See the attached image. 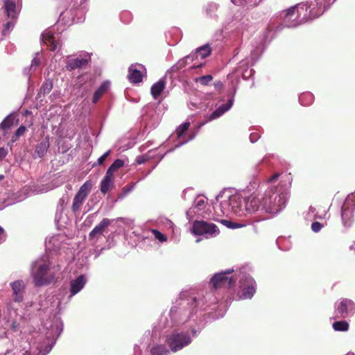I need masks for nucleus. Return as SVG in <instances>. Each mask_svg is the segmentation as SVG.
Masks as SVG:
<instances>
[{
    "instance_id": "9",
    "label": "nucleus",
    "mask_w": 355,
    "mask_h": 355,
    "mask_svg": "<svg viewBox=\"0 0 355 355\" xmlns=\"http://www.w3.org/2000/svg\"><path fill=\"white\" fill-rule=\"evenodd\" d=\"M263 195L252 194L245 198L246 213L254 212L259 209H263Z\"/></svg>"
},
{
    "instance_id": "38",
    "label": "nucleus",
    "mask_w": 355,
    "mask_h": 355,
    "mask_svg": "<svg viewBox=\"0 0 355 355\" xmlns=\"http://www.w3.org/2000/svg\"><path fill=\"white\" fill-rule=\"evenodd\" d=\"M322 227H323L322 224H321L320 223L317 222V221L313 222L311 224V230L314 232H318L322 229Z\"/></svg>"
},
{
    "instance_id": "2",
    "label": "nucleus",
    "mask_w": 355,
    "mask_h": 355,
    "mask_svg": "<svg viewBox=\"0 0 355 355\" xmlns=\"http://www.w3.org/2000/svg\"><path fill=\"white\" fill-rule=\"evenodd\" d=\"M263 209L267 212H278L285 207L288 197L287 193H277L276 188H270L263 194Z\"/></svg>"
},
{
    "instance_id": "18",
    "label": "nucleus",
    "mask_w": 355,
    "mask_h": 355,
    "mask_svg": "<svg viewBox=\"0 0 355 355\" xmlns=\"http://www.w3.org/2000/svg\"><path fill=\"white\" fill-rule=\"evenodd\" d=\"M88 64V60L86 58H73L68 61L67 68L69 71H73L77 68H83Z\"/></svg>"
},
{
    "instance_id": "11",
    "label": "nucleus",
    "mask_w": 355,
    "mask_h": 355,
    "mask_svg": "<svg viewBox=\"0 0 355 355\" xmlns=\"http://www.w3.org/2000/svg\"><path fill=\"white\" fill-rule=\"evenodd\" d=\"M112 220L104 218L89 234V239L98 238L107 230L112 223Z\"/></svg>"
},
{
    "instance_id": "39",
    "label": "nucleus",
    "mask_w": 355,
    "mask_h": 355,
    "mask_svg": "<svg viewBox=\"0 0 355 355\" xmlns=\"http://www.w3.org/2000/svg\"><path fill=\"white\" fill-rule=\"evenodd\" d=\"M53 85L52 83H46L42 85V89L44 93H49L52 89Z\"/></svg>"
},
{
    "instance_id": "25",
    "label": "nucleus",
    "mask_w": 355,
    "mask_h": 355,
    "mask_svg": "<svg viewBox=\"0 0 355 355\" xmlns=\"http://www.w3.org/2000/svg\"><path fill=\"white\" fill-rule=\"evenodd\" d=\"M168 350L163 345H157L150 349V355H168Z\"/></svg>"
},
{
    "instance_id": "13",
    "label": "nucleus",
    "mask_w": 355,
    "mask_h": 355,
    "mask_svg": "<svg viewBox=\"0 0 355 355\" xmlns=\"http://www.w3.org/2000/svg\"><path fill=\"white\" fill-rule=\"evenodd\" d=\"M10 286L13 291L14 300L17 302H21L25 289L24 282L22 280H17L11 283Z\"/></svg>"
},
{
    "instance_id": "1",
    "label": "nucleus",
    "mask_w": 355,
    "mask_h": 355,
    "mask_svg": "<svg viewBox=\"0 0 355 355\" xmlns=\"http://www.w3.org/2000/svg\"><path fill=\"white\" fill-rule=\"evenodd\" d=\"M59 270L58 266H51L49 261L37 263L32 272L34 285L37 287H41L55 282L56 274Z\"/></svg>"
},
{
    "instance_id": "4",
    "label": "nucleus",
    "mask_w": 355,
    "mask_h": 355,
    "mask_svg": "<svg viewBox=\"0 0 355 355\" xmlns=\"http://www.w3.org/2000/svg\"><path fill=\"white\" fill-rule=\"evenodd\" d=\"M191 342L189 334L185 332H173L166 337V343L171 350L176 352L182 349Z\"/></svg>"
},
{
    "instance_id": "6",
    "label": "nucleus",
    "mask_w": 355,
    "mask_h": 355,
    "mask_svg": "<svg viewBox=\"0 0 355 355\" xmlns=\"http://www.w3.org/2000/svg\"><path fill=\"white\" fill-rule=\"evenodd\" d=\"M92 187V184L90 181H86L79 189L78 191L76 194L73 204L71 206V209L73 212H77L80 208L81 207L84 200L86 197L88 196L91 189Z\"/></svg>"
},
{
    "instance_id": "40",
    "label": "nucleus",
    "mask_w": 355,
    "mask_h": 355,
    "mask_svg": "<svg viewBox=\"0 0 355 355\" xmlns=\"http://www.w3.org/2000/svg\"><path fill=\"white\" fill-rule=\"evenodd\" d=\"M58 45V42L55 40H54L51 43L48 44L46 46L49 48L51 51H55L57 49Z\"/></svg>"
},
{
    "instance_id": "19",
    "label": "nucleus",
    "mask_w": 355,
    "mask_h": 355,
    "mask_svg": "<svg viewBox=\"0 0 355 355\" xmlns=\"http://www.w3.org/2000/svg\"><path fill=\"white\" fill-rule=\"evenodd\" d=\"M166 82L161 79L153 84L150 88V94L153 98L157 99L165 88Z\"/></svg>"
},
{
    "instance_id": "8",
    "label": "nucleus",
    "mask_w": 355,
    "mask_h": 355,
    "mask_svg": "<svg viewBox=\"0 0 355 355\" xmlns=\"http://www.w3.org/2000/svg\"><path fill=\"white\" fill-rule=\"evenodd\" d=\"M223 205H227L230 207L232 212L236 214H245V198H242L238 195L231 196L228 201L223 202Z\"/></svg>"
},
{
    "instance_id": "16",
    "label": "nucleus",
    "mask_w": 355,
    "mask_h": 355,
    "mask_svg": "<svg viewBox=\"0 0 355 355\" xmlns=\"http://www.w3.org/2000/svg\"><path fill=\"white\" fill-rule=\"evenodd\" d=\"M86 283L84 275L78 276L76 279L71 282V294L74 295L82 290Z\"/></svg>"
},
{
    "instance_id": "26",
    "label": "nucleus",
    "mask_w": 355,
    "mask_h": 355,
    "mask_svg": "<svg viewBox=\"0 0 355 355\" xmlns=\"http://www.w3.org/2000/svg\"><path fill=\"white\" fill-rule=\"evenodd\" d=\"M332 326L334 329L337 331H347L349 327V323L345 320L334 322Z\"/></svg>"
},
{
    "instance_id": "17",
    "label": "nucleus",
    "mask_w": 355,
    "mask_h": 355,
    "mask_svg": "<svg viewBox=\"0 0 355 355\" xmlns=\"http://www.w3.org/2000/svg\"><path fill=\"white\" fill-rule=\"evenodd\" d=\"M353 209L349 207L347 204L343 205L341 217L345 226H349L351 225L353 218Z\"/></svg>"
},
{
    "instance_id": "44",
    "label": "nucleus",
    "mask_w": 355,
    "mask_h": 355,
    "mask_svg": "<svg viewBox=\"0 0 355 355\" xmlns=\"http://www.w3.org/2000/svg\"><path fill=\"white\" fill-rule=\"evenodd\" d=\"M305 96H308V97H310L311 98H312V97H313V96H312V94H306Z\"/></svg>"
},
{
    "instance_id": "30",
    "label": "nucleus",
    "mask_w": 355,
    "mask_h": 355,
    "mask_svg": "<svg viewBox=\"0 0 355 355\" xmlns=\"http://www.w3.org/2000/svg\"><path fill=\"white\" fill-rule=\"evenodd\" d=\"M221 223H223L224 225H225L227 227L230 229H237V228H241L246 226L245 223H238V222H233L228 220H221Z\"/></svg>"
},
{
    "instance_id": "7",
    "label": "nucleus",
    "mask_w": 355,
    "mask_h": 355,
    "mask_svg": "<svg viewBox=\"0 0 355 355\" xmlns=\"http://www.w3.org/2000/svg\"><path fill=\"white\" fill-rule=\"evenodd\" d=\"M240 284L241 294L239 298L242 300L251 299L256 292L257 285L254 279L250 276H245L240 281Z\"/></svg>"
},
{
    "instance_id": "34",
    "label": "nucleus",
    "mask_w": 355,
    "mask_h": 355,
    "mask_svg": "<svg viewBox=\"0 0 355 355\" xmlns=\"http://www.w3.org/2000/svg\"><path fill=\"white\" fill-rule=\"evenodd\" d=\"M111 150H109L107 152H105L101 157H100L97 160V164L98 165H102L104 162L106 160V159L108 157V156L110 155ZM96 164H94L93 166H95Z\"/></svg>"
},
{
    "instance_id": "14",
    "label": "nucleus",
    "mask_w": 355,
    "mask_h": 355,
    "mask_svg": "<svg viewBox=\"0 0 355 355\" xmlns=\"http://www.w3.org/2000/svg\"><path fill=\"white\" fill-rule=\"evenodd\" d=\"M114 187V175L106 173L105 177L103 178L101 182V192L103 194H105L110 190L112 189Z\"/></svg>"
},
{
    "instance_id": "42",
    "label": "nucleus",
    "mask_w": 355,
    "mask_h": 355,
    "mask_svg": "<svg viewBox=\"0 0 355 355\" xmlns=\"http://www.w3.org/2000/svg\"><path fill=\"white\" fill-rule=\"evenodd\" d=\"M279 175H280V174L278 173H275L272 176H271L269 178L268 182H272L277 180L278 179V178L279 177Z\"/></svg>"
},
{
    "instance_id": "32",
    "label": "nucleus",
    "mask_w": 355,
    "mask_h": 355,
    "mask_svg": "<svg viewBox=\"0 0 355 355\" xmlns=\"http://www.w3.org/2000/svg\"><path fill=\"white\" fill-rule=\"evenodd\" d=\"M42 40L44 44L47 45L55 40V37L52 33L45 32L42 35Z\"/></svg>"
},
{
    "instance_id": "3",
    "label": "nucleus",
    "mask_w": 355,
    "mask_h": 355,
    "mask_svg": "<svg viewBox=\"0 0 355 355\" xmlns=\"http://www.w3.org/2000/svg\"><path fill=\"white\" fill-rule=\"evenodd\" d=\"M192 233L197 236H205L208 238L218 235L220 230L214 223L196 220L193 223Z\"/></svg>"
},
{
    "instance_id": "10",
    "label": "nucleus",
    "mask_w": 355,
    "mask_h": 355,
    "mask_svg": "<svg viewBox=\"0 0 355 355\" xmlns=\"http://www.w3.org/2000/svg\"><path fill=\"white\" fill-rule=\"evenodd\" d=\"M137 66L140 68H144L142 64H132L128 68V78L131 83L137 84L142 81L143 74L142 72L137 69Z\"/></svg>"
},
{
    "instance_id": "15",
    "label": "nucleus",
    "mask_w": 355,
    "mask_h": 355,
    "mask_svg": "<svg viewBox=\"0 0 355 355\" xmlns=\"http://www.w3.org/2000/svg\"><path fill=\"white\" fill-rule=\"evenodd\" d=\"M233 98L228 100L227 103L218 107L209 116V120L211 121L222 116L225 112L229 110L233 105Z\"/></svg>"
},
{
    "instance_id": "35",
    "label": "nucleus",
    "mask_w": 355,
    "mask_h": 355,
    "mask_svg": "<svg viewBox=\"0 0 355 355\" xmlns=\"http://www.w3.org/2000/svg\"><path fill=\"white\" fill-rule=\"evenodd\" d=\"M15 25L14 19H10V20L6 23L4 25V28L3 30V34L6 35L7 32L10 31V29L12 28Z\"/></svg>"
},
{
    "instance_id": "20",
    "label": "nucleus",
    "mask_w": 355,
    "mask_h": 355,
    "mask_svg": "<svg viewBox=\"0 0 355 355\" xmlns=\"http://www.w3.org/2000/svg\"><path fill=\"white\" fill-rule=\"evenodd\" d=\"M15 121V116L12 114L7 116L0 124V128L4 131L6 135L14 125Z\"/></svg>"
},
{
    "instance_id": "28",
    "label": "nucleus",
    "mask_w": 355,
    "mask_h": 355,
    "mask_svg": "<svg viewBox=\"0 0 355 355\" xmlns=\"http://www.w3.org/2000/svg\"><path fill=\"white\" fill-rule=\"evenodd\" d=\"M190 122L186 121L178 127L175 130L178 139H180L186 134L187 131L190 127Z\"/></svg>"
},
{
    "instance_id": "22",
    "label": "nucleus",
    "mask_w": 355,
    "mask_h": 355,
    "mask_svg": "<svg viewBox=\"0 0 355 355\" xmlns=\"http://www.w3.org/2000/svg\"><path fill=\"white\" fill-rule=\"evenodd\" d=\"M109 88V83L103 82L100 87L97 89V90L94 92L92 102L94 103H96L101 98V97L106 93Z\"/></svg>"
},
{
    "instance_id": "33",
    "label": "nucleus",
    "mask_w": 355,
    "mask_h": 355,
    "mask_svg": "<svg viewBox=\"0 0 355 355\" xmlns=\"http://www.w3.org/2000/svg\"><path fill=\"white\" fill-rule=\"evenodd\" d=\"M152 232H153L154 236L155 237V239H157L158 241H159L161 242H164L167 240L166 236L164 234H163L162 232H160L159 230H153Z\"/></svg>"
},
{
    "instance_id": "24",
    "label": "nucleus",
    "mask_w": 355,
    "mask_h": 355,
    "mask_svg": "<svg viewBox=\"0 0 355 355\" xmlns=\"http://www.w3.org/2000/svg\"><path fill=\"white\" fill-rule=\"evenodd\" d=\"M49 146L48 141H42L36 146L35 153L39 157H42L46 153Z\"/></svg>"
},
{
    "instance_id": "36",
    "label": "nucleus",
    "mask_w": 355,
    "mask_h": 355,
    "mask_svg": "<svg viewBox=\"0 0 355 355\" xmlns=\"http://www.w3.org/2000/svg\"><path fill=\"white\" fill-rule=\"evenodd\" d=\"M26 128L24 125H21L15 132V139L24 135Z\"/></svg>"
},
{
    "instance_id": "21",
    "label": "nucleus",
    "mask_w": 355,
    "mask_h": 355,
    "mask_svg": "<svg viewBox=\"0 0 355 355\" xmlns=\"http://www.w3.org/2000/svg\"><path fill=\"white\" fill-rule=\"evenodd\" d=\"M5 10L9 18L15 19L16 18L15 3L12 0H4Z\"/></svg>"
},
{
    "instance_id": "41",
    "label": "nucleus",
    "mask_w": 355,
    "mask_h": 355,
    "mask_svg": "<svg viewBox=\"0 0 355 355\" xmlns=\"http://www.w3.org/2000/svg\"><path fill=\"white\" fill-rule=\"evenodd\" d=\"M7 154L8 151L5 148H0V160H2L7 155Z\"/></svg>"
},
{
    "instance_id": "37",
    "label": "nucleus",
    "mask_w": 355,
    "mask_h": 355,
    "mask_svg": "<svg viewBox=\"0 0 355 355\" xmlns=\"http://www.w3.org/2000/svg\"><path fill=\"white\" fill-rule=\"evenodd\" d=\"M149 159V157L147 155H143L137 157L135 162L137 164H144Z\"/></svg>"
},
{
    "instance_id": "23",
    "label": "nucleus",
    "mask_w": 355,
    "mask_h": 355,
    "mask_svg": "<svg viewBox=\"0 0 355 355\" xmlns=\"http://www.w3.org/2000/svg\"><path fill=\"white\" fill-rule=\"evenodd\" d=\"M298 15L297 14V6H291L285 10L284 20L285 21H293L297 19Z\"/></svg>"
},
{
    "instance_id": "31",
    "label": "nucleus",
    "mask_w": 355,
    "mask_h": 355,
    "mask_svg": "<svg viewBox=\"0 0 355 355\" xmlns=\"http://www.w3.org/2000/svg\"><path fill=\"white\" fill-rule=\"evenodd\" d=\"M212 80L213 77L211 75H206L196 78V82L200 83L202 85H208Z\"/></svg>"
},
{
    "instance_id": "12",
    "label": "nucleus",
    "mask_w": 355,
    "mask_h": 355,
    "mask_svg": "<svg viewBox=\"0 0 355 355\" xmlns=\"http://www.w3.org/2000/svg\"><path fill=\"white\" fill-rule=\"evenodd\" d=\"M355 309L354 302L349 299H342L337 306V311L340 314L341 318H345L348 315L349 311H354Z\"/></svg>"
},
{
    "instance_id": "45",
    "label": "nucleus",
    "mask_w": 355,
    "mask_h": 355,
    "mask_svg": "<svg viewBox=\"0 0 355 355\" xmlns=\"http://www.w3.org/2000/svg\"><path fill=\"white\" fill-rule=\"evenodd\" d=\"M4 178V176L3 175H0V180H3Z\"/></svg>"
},
{
    "instance_id": "29",
    "label": "nucleus",
    "mask_w": 355,
    "mask_h": 355,
    "mask_svg": "<svg viewBox=\"0 0 355 355\" xmlns=\"http://www.w3.org/2000/svg\"><path fill=\"white\" fill-rule=\"evenodd\" d=\"M196 52L199 53L202 58L208 57L211 53V48L209 44L203 45L196 49Z\"/></svg>"
},
{
    "instance_id": "27",
    "label": "nucleus",
    "mask_w": 355,
    "mask_h": 355,
    "mask_svg": "<svg viewBox=\"0 0 355 355\" xmlns=\"http://www.w3.org/2000/svg\"><path fill=\"white\" fill-rule=\"evenodd\" d=\"M124 166V162L121 159H116L108 168L106 173L114 175V173Z\"/></svg>"
},
{
    "instance_id": "43",
    "label": "nucleus",
    "mask_w": 355,
    "mask_h": 355,
    "mask_svg": "<svg viewBox=\"0 0 355 355\" xmlns=\"http://www.w3.org/2000/svg\"><path fill=\"white\" fill-rule=\"evenodd\" d=\"M24 355H36L35 354H32L28 351L26 352V353L24 354Z\"/></svg>"
},
{
    "instance_id": "5",
    "label": "nucleus",
    "mask_w": 355,
    "mask_h": 355,
    "mask_svg": "<svg viewBox=\"0 0 355 355\" xmlns=\"http://www.w3.org/2000/svg\"><path fill=\"white\" fill-rule=\"evenodd\" d=\"M233 271L234 270L229 269L225 272L215 274L211 279V283L213 287L217 289L220 288H231L234 286L237 278L228 276V275L231 274Z\"/></svg>"
}]
</instances>
